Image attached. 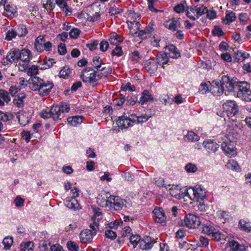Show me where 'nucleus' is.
Listing matches in <instances>:
<instances>
[{"instance_id":"nucleus-28","label":"nucleus","mask_w":251,"mask_h":251,"mask_svg":"<svg viewBox=\"0 0 251 251\" xmlns=\"http://www.w3.org/2000/svg\"><path fill=\"white\" fill-rule=\"evenodd\" d=\"M203 144L204 148L208 152H215L219 147L218 144L212 141L204 142Z\"/></svg>"},{"instance_id":"nucleus-2","label":"nucleus","mask_w":251,"mask_h":251,"mask_svg":"<svg viewBox=\"0 0 251 251\" xmlns=\"http://www.w3.org/2000/svg\"><path fill=\"white\" fill-rule=\"evenodd\" d=\"M19 56V60H21L22 63H19L17 66L20 71H24L27 68L28 63L32 58V55L29 50L24 49L20 50Z\"/></svg>"},{"instance_id":"nucleus-44","label":"nucleus","mask_w":251,"mask_h":251,"mask_svg":"<svg viewBox=\"0 0 251 251\" xmlns=\"http://www.w3.org/2000/svg\"><path fill=\"white\" fill-rule=\"evenodd\" d=\"M121 37H119L117 33L114 32L111 34L109 40L110 44L117 45L121 42Z\"/></svg>"},{"instance_id":"nucleus-22","label":"nucleus","mask_w":251,"mask_h":251,"mask_svg":"<svg viewBox=\"0 0 251 251\" xmlns=\"http://www.w3.org/2000/svg\"><path fill=\"white\" fill-rule=\"evenodd\" d=\"M50 112L51 113V118L54 121L61 119V117H63L61 108L58 105H53L50 108Z\"/></svg>"},{"instance_id":"nucleus-13","label":"nucleus","mask_w":251,"mask_h":251,"mask_svg":"<svg viewBox=\"0 0 251 251\" xmlns=\"http://www.w3.org/2000/svg\"><path fill=\"white\" fill-rule=\"evenodd\" d=\"M42 83L43 84H41L38 91L39 94L42 96H45L50 92L54 85L52 82L44 80Z\"/></svg>"},{"instance_id":"nucleus-33","label":"nucleus","mask_w":251,"mask_h":251,"mask_svg":"<svg viewBox=\"0 0 251 251\" xmlns=\"http://www.w3.org/2000/svg\"><path fill=\"white\" fill-rule=\"evenodd\" d=\"M239 228L241 230L249 233L251 231V226L250 223L244 220H240L238 224Z\"/></svg>"},{"instance_id":"nucleus-7","label":"nucleus","mask_w":251,"mask_h":251,"mask_svg":"<svg viewBox=\"0 0 251 251\" xmlns=\"http://www.w3.org/2000/svg\"><path fill=\"white\" fill-rule=\"evenodd\" d=\"M124 205L122 199L119 197L111 195L105 201V205L113 208L115 210H121Z\"/></svg>"},{"instance_id":"nucleus-51","label":"nucleus","mask_w":251,"mask_h":251,"mask_svg":"<svg viewBox=\"0 0 251 251\" xmlns=\"http://www.w3.org/2000/svg\"><path fill=\"white\" fill-rule=\"evenodd\" d=\"M210 237L214 240L219 241L222 238H224V235L222 234L218 230H216L213 233Z\"/></svg>"},{"instance_id":"nucleus-27","label":"nucleus","mask_w":251,"mask_h":251,"mask_svg":"<svg viewBox=\"0 0 251 251\" xmlns=\"http://www.w3.org/2000/svg\"><path fill=\"white\" fill-rule=\"evenodd\" d=\"M187 8L188 9H189L192 13H197V19L199 18L200 16L204 14L206 12H207V7L203 6V5L200 7H198L197 6L194 7H187Z\"/></svg>"},{"instance_id":"nucleus-55","label":"nucleus","mask_w":251,"mask_h":251,"mask_svg":"<svg viewBox=\"0 0 251 251\" xmlns=\"http://www.w3.org/2000/svg\"><path fill=\"white\" fill-rule=\"evenodd\" d=\"M50 108H48L42 110L40 113V116L44 119L51 118V113L50 112Z\"/></svg>"},{"instance_id":"nucleus-59","label":"nucleus","mask_w":251,"mask_h":251,"mask_svg":"<svg viewBox=\"0 0 251 251\" xmlns=\"http://www.w3.org/2000/svg\"><path fill=\"white\" fill-rule=\"evenodd\" d=\"M127 90H129L130 91H135V87H134V85H132L130 83H127L126 85H122L121 86V90L123 91V92H125V91Z\"/></svg>"},{"instance_id":"nucleus-18","label":"nucleus","mask_w":251,"mask_h":251,"mask_svg":"<svg viewBox=\"0 0 251 251\" xmlns=\"http://www.w3.org/2000/svg\"><path fill=\"white\" fill-rule=\"evenodd\" d=\"M166 53L173 58H177L180 56V53L177 48L174 45H169L166 47Z\"/></svg>"},{"instance_id":"nucleus-62","label":"nucleus","mask_w":251,"mask_h":251,"mask_svg":"<svg viewBox=\"0 0 251 251\" xmlns=\"http://www.w3.org/2000/svg\"><path fill=\"white\" fill-rule=\"evenodd\" d=\"M105 235L107 238H109L111 240L114 239L117 236L116 232L110 229L107 230L105 231Z\"/></svg>"},{"instance_id":"nucleus-25","label":"nucleus","mask_w":251,"mask_h":251,"mask_svg":"<svg viewBox=\"0 0 251 251\" xmlns=\"http://www.w3.org/2000/svg\"><path fill=\"white\" fill-rule=\"evenodd\" d=\"M145 67L146 70L151 74L154 73L157 69L156 63L153 59H150L146 61Z\"/></svg>"},{"instance_id":"nucleus-24","label":"nucleus","mask_w":251,"mask_h":251,"mask_svg":"<svg viewBox=\"0 0 251 251\" xmlns=\"http://www.w3.org/2000/svg\"><path fill=\"white\" fill-rule=\"evenodd\" d=\"M18 118L20 124L22 126H25L28 124L30 121V117L28 113L24 111L19 112Z\"/></svg>"},{"instance_id":"nucleus-8","label":"nucleus","mask_w":251,"mask_h":251,"mask_svg":"<svg viewBox=\"0 0 251 251\" xmlns=\"http://www.w3.org/2000/svg\"><path fill=\"white\" fill-rule=\"evenodd\" d=\"M220 81L224 90H225V88H226L228 92L233 91L237 82L227 75L223 76Z\"/></svg>"},{"instance_id":"nucleus-36","label":"nucleus","mask_w":251,"mask_h":251,"mask_svg":"<svg viewBox=\"0 0 251 251\" xmlns=\"http://www.w3.org/2000/svg\"><path fill=\"white\" fill-rule=\"evenodd\" d=\"M237 96L242 100L248 101L251 100V91L247 90L243 92H237Z\"/></svg>"},{"instance_id":"nucleus-40","label":"nucleus","mask_w":251,"mask_h":251,"mask_svg":"<svg viewBox=\"0 0 251 251\" xmlns=\"http://www.w3.org/2000/svg\"><path fill=\"white\" fill-rule=\"evenodd\" d=\"M236 19L235 14L233 12H230L226 14V17L223 19V23L225 25H228L233 22Z\"/></svg>"},{"instance_id":"nucleus-45","label":"nucleus","mask_w":251,"mask_h":251,"mask_svg":"<svg viewBox=\"0 0 251 251\" xmlns=\"http://www.w3.org/2000/svg\"><path fill=\"white\" fill-rule=\"evenodd\" d=\"M133 116L132 120L134 121V123L137 122V123H143L147 122L149 119V117L147 115H142L139 117L133 115Z\"/></svg>"},{"instance_id":"nucleus-29","label":"nucleus","mask_w":251,"mask_h":251,"mask_svg":"<svg viewBox=\"0 0 251 251\" xmlns=\"http://www.w3.org/2000/svg\"><path fill=\"white\" fill-rule=\"evenodd\" d=\"M249 54L246 52H242L238 50L236 52H235L233 56V61L236 62H242L245 59L248 58Z\"/></svg>"},{"instance_id":"nucleus-39","label":"nucleus","mask_w":251,"mask_h":251,"mask_svg":"<svg viewBox=\"0 0 251 251\" xmlns=\"http://www.w3.org/2000/svg\"><path fill=\"white\" fill-rule=\"evenodd\" d=\"M17 35L19 37L25 36L27 34V29L25 25H20L15 30Z\"/></svg>"},{"instance_id":"nucleus-37","label":"nucleus","mask_w":251,"mask_h":251,"mask_svg":"<svg viewBox=\"0 0 251 251\" xmlns=\"http://www.w3.org/2000/svg\"><path fill=\"white\" fill-rule=\"evenodd\" d=\"M82 116H74L68 118L67 122L71 126H76L77 124H81L82 122Z\"/></svg>"},{"instance_id":"nucleus-38","label":"nucleus","mask_w":251,"mask_h":251,"mask_svg":"<svg viewBox=\"0 0 251 251\" xmlns=\"http://www.w3.org/2000/svg\"><path fill=\"white\" fill-rule=\"evenodd\" d=\"M170 194L173 197L176 199H179L181 197L180 189L177 186H173L170 189Z\"/></svg>"},{"instance_id":"nucleus-54","label":"nucleus","mask_w":251,"mask_h":251,"mask_svg":"<svg viewBox=\"0 0 251 251\" xmlns=\"http://www.w3.org/2000/svg\"><path fill=\"white\" fill-rule=\"evenodd\" d=\"M122 97L115 99L113 101V104L115 106L121 107L125 101V95L123 94H121Z\"/></svg>"},{"instance_id":"nucleus-64","label":"nucleus","mask_w":251,"mask_h":251,"mask_svg":"<svg viewBox=\"0 0 251 251\" xmlns=\"http://www.w3.org/2000/svg\"><path fill=\"white\" fill-rule=\"evenodd\" d=\"M22 137L25 140L26 143L29 142L31 139V134L29 131L24 130L21 133Z\"/></svg>"},{"instance_id":"nucleus-14","label":"nucleus","mask_w":251,"mask_h":251,"mask_svg":"<svg viewBox=\"0 0 251 251\" xmlns=\"http://www.w3.org/2000/svg\"><path fill=\"white\" fill-rule=\"evenodd\" d=\"M224 88L221 81L213 80L210 87V91L214 96H220L224 93Z\"/></svg>"},{"instance_id":"nucleus-31","label":"nucleus","mask_w":251,"mask_h":251,"mask_svg":"<svg viewBox=\"0 0 251 251\" xmlns=\"http://www.w3.org/2000/svg\"><path fill=\"white\" fill-rule=\"evenodd\" d=\"M56 4L62 9V11L66 12V15H70L72 13L71 8L67 5L65 0H56Z\"/></svg>"},{"instance_id":"nucleus-12","label":"nucleus","mask_w":251,"mask_h":251,"mask_svg":"<svg viewBox=\"0 0 251 251\" xmlns=\"http://www.w3.org/2000/svg\"><path fill=\"white\" fill-rule=\"evenodd\" d=\"M156 242V241L155 239L151 237L147 236L140 241L139 247L143 250H149L152 247L153 244Z\"/></svg>"},{"instance_id":"nucleus-23","label":"nucleus","mask_w":251,"mask_h":251,"mask_svg":"<svg viewBox=\"0 0 251 251\" xmlns=\"http://www.w3.org/2000/svg\"><path fill=\"white\" fill-rule=\"evenodd\" d=\"M91 64L94 68L98 71H102L105 69V64L102 62V59L100 57H94Z\"/></svg>"},{"instance_id":"nucleus-17","label":"nucleus","mask_w":251,"mask_h":251,"mask_svg":"<svg viewBox=\"0 0 251 251\" xmlns=\"http://www.w3.org/2000/svg\"><path fill=\"white\" fill-rule=\"evenodd\" d=\"M94 11L92 7H88L85 11L82 12L84 17L90 21L94 22L100 18V15H97L96 17H94Z\"/></svg>"},{"instance_id":"nucleus-21","label":"nucleus","mask_w":251,"mask_h":251,"mask_svg":"<svg viewBox=\"0 0 251 251\" xmlns=\"http://www.w3.org/2000/svg\"><path fill=\"white\" fill-rule=\"evenodd\" d=\"M180 22L177 18H174L171 20L166 21L164 25L166 28L173 31L176 30L177 27H179Z\"/></svg>"},{"instance_id":"nucleus-19","label":"nucleus","mask_w":251,"mask_h":251,"mask_svg":"<svg viewBox=\"0 0 251 251\" xmlns=\"http://www.w3.org/2000/svg\"><path fill=\"white\" fill-rule=\"evenodd\" d=\"M11 98L8 92L3 89H0V106H4L11 101Z\"/></svg>"},{"instance_id":"nucleus-43","label":"nucleus","mask_w":251,"mask_h":251,"mask_svg":"<svg viewBox=\"0 0 251 251\" xmlns=\"http://www.w3.org/2000/svg\"><path fill=\"white\" fill-rule=\"evenodd\" d=\"M216 229L211 225H204L202 228V232L207 234L210 237Z\"/></svg>"},{"instance_id":"nucleus-61","label":"nucleus","mask_w":251,"mask_h":251,"mask_svg":"<svg viewBox=\"0 0 251 251\" xmlns=\"http://www.w3.org/2000/svg\"><path fill=\"white\" fill-rule=\"evenodd\" d=\"M214 35L221 37L224 35V32L219 26H215L212 31Z\"/></svg>"},{"instance_id":"nucleus-3","label":"nucleus","mask_w":251,"mask_h":251,"mask_svg":"<svg viewBox=\"0 0 251 251\" xmlns=\"http://www.w3.org/2000/svg\"><path fill=\"white\" fill-rule=\"evenodd\" d=\"M206 190L201 186L189 188L186 191V195L193 201L203 200L206 197Z\"/></svg>"},{"instance_id":"nucleus-4","label":"nucleus","mask_w":251,"mask_h":251,"mask_svg":"<svg viewBox=\"0 0 251 251\" xmlns=\"http://www.w3.org/2000/svg\"><path fill=\"white\" fill-rule=\"evenodd\" d=\"M52 46L51 43L50 41H47L45 36L43 35L37 37L34 42V48L39 52H42L44 50L47 51H50Z\"/></svg>"},{"instance_id":"nucleus-52","label":"nucleus","mask_w":251,"mask_h":251,"mask_svg":"<svg viewBox=\"0 0 251 251\" xmlns=\"http://www.w3.org/2000/svg\"><path fill=\"white\" fill-rule=\"evenodd\" d=\"M38 67L37 66L33 65L30 67L27 71V75L30 76H33L38 73Z\"/></svg>"},{"instance_id":"nucleus-26","label":"nucleus","mask_w":251,"mask_h":251,"mask_svg":"<svg viewBox=\"0 0 251 251\" xmlns=\"http://www.w3.org/2000/svg\"><path fill=\"white\" fill-rule=\"evenodd\" d=\"M20 50L16 48L12 49L7 53V58L10 60V62H17L19 60Z\"/></svg>"},{"instance_id":"nucleus-56","label":"nucleus","mask_w":251,"mask_h":251,"mask_svg":"<svg viewBox=\"0 0 251 251\" xmlns=\"http://www.w3.org/2000/svg\"><path fill=\"white\" fill-rule=\"evenodd\" d=\"M33 246V243L32 242H26L24 244V247L23 245H21V250L23 251H25V250L27 249L28 251H32Z\"/></svg>"},{"instance_id":"nucleus-16","label":"nucleus","mask_w":251,"mask_h":251,"mask_svg":"<svg viewBox=\"0 0 251 251\" xmlns=\"http://www.w3.org/2000/svg\"><path fill=\"white\" fill-rule=\"evenodd\" d=\"M222 150L227 154L232 155L236 153L235 147L231 142H224L221 145Z\"/></svg>"},{"instance_id":"nucleus-32","label":"nucleus","mask_w":251,"mask_h":251,"mask_svg":"<svg viewBox=\"0 0 251 251\" xmlns=\"http://www.w3.org/2000/svg\"><path fill=\"white\" fill-rule=\"evenodd\" d=\"M156 60L157 63L163 66L168 62L169 58L166 53H159L157 55Z\"/></svg>"},{"instance_id":"nucleus-57","label":"nucleus","mask_w":251,"mask_h":251,"mask_svg":"<svg viewBox=\"0 0 251 251\" xmlns=\"http://www.w3.org/2000/svg\"><path fill=\"white\" fill-rule=\"evenodd\" d=\"M16 36L17 35L15 30L12 29L7 32L5 39L7 41H11L13 38H15Z\"/></svg>"},{"instance_id":"nucleus-34","label":"nucleus","mask_w":251,"mask_h":251,"mask_svg":"<svg viewBox=\"0 0 251 251\" xmlns=\"http://www.w3.org/2000/svg\"><path fill=\"white\" fill-rule=\"evenodd\" d=\"M236 86L238 89L237 92H243L250 90V85L246 81H238L236 82Z\"/></svg>"},{"instance_id":"nucleus-42","label":"nucleus","mask_w":251,"mask_h":251,"mask_svg":"<svg viewBox=\"0 0 251 251\" xmlns=\"http://www.w3.org/2000/svg\"><path fill=\"white\" fill-rule=\"evenodd\" d=\"M151 99V96L149 92L147 90H145L143 91L142 95L140 98L139 103H141V104H144Z\"/></svg>"},{"instance_id":"nucleus-46","label":"nucleus","mask_w":251,"mask_h":251,"mask_svg":"<svg viewBox=\"0 0 251 251\" xmlns=\"http://www.w3.org/2000/svg\"><path fill=\"white\" fill-rule=\"evenodd\" d=\"M93 211L94 213L92 218L95 221H98L101 219V212L100 211V209L99 208L94 207V206H92Z\"/></svg>"},{"instance_id":"nucleus-10","label":"nucleus","mask_w":251,"mask_h":251,"mask_svg":"<svg viewBox=\"0 0 251 251\" xmlns=\"http://www.w3.org/2000/svg\"><path fill=\"white\" fill-rule=\"evenodd\" d=\"M95 235H96L95 230L91 231V230L85 229L82 231L79 234L80 242L82 243H89L92 242Z\"/></svg>"},{"instance_id":"nucleus-5","label":"nucleus","mask_w":251,"mask_h":251,"mask_svg":"<svg viewBox=\"0 0 251 251\" xmlns=\"http://www.w3.org/2000/svg\"><path fill=\"white\" fill-rule=\"evenodd\" d=\"M201 224L199 217L189 213L185 217L184 221L181 224V226H186L189 228H195L198 227Z\"/></svg>"},{"instance_id":"nucleus-41","label":"nucleus","mask_w":251,"mask_h":251,"mask_svg":"<svg viewBox=\"0 0 251 251\" xmlns=\"http://www.w3.org/2000/svg\"><path fill=\"white\" fill-rule=\"evenodd\" d=\"M226 166L227 169L233 171H239L240 170V166L237 162L233 159L229 160L226 164Z\"/></svg>"},{"instance_id":"nucleus-49","label":"nucleus","mask_w":251,"mask_h":251,"mask_svg":"<svg viewBox=\"0 0 251 251\" xmlns=\"http://www.w3.org/2000/svg\"><path fill=\"white\" fill-rule=\"evenodd\" d=\"M2 243L4 245V249L8 250L12 245L13 238L11 237H6L3 239Z\"/></svg>"},{"instance_id":"nucleus-48","label":"nucleus","mask_w":251,"mask_h":251,"mask_svg":"<svg viewBox=\"0 0 251 251\" xmlns=\"http://www.w3.org/2000/svg\"><path fill=\"white\" fill-rule=\"evenodd\" d=\"M129 240L130 243L133 245V247L135 248L138 243L139 244V242L141 240L140 239V237L138 235H132L129 238Z\"/></svg>"},{"instance_id":"nucleus-47","label":"nucleus","mask_w":251,"mask_h":251,"mask_svg":"<svg viewBox=\"0 0 251 251\" xmlns=\"http://www.w3.org/2000/svg\"><path fill=\"white\" fill-rule=\"evenodd\" d=\"M13 116L11 113H4L0 111V120L3 122L10 121L12 119Z\"/></svg>"},{"instance_id":"nucleus-30","label":"nucleus","mask_w":251,"mask_h":251,"mask_svg":"<svg viewBox=\"0 0 251 251\" xmlns=\"http://www.w3.org/2000/svg\"><path fill=\"white\" fill-rule=\"evenodd\" d=\"M72 70L68 66H64L59 72V76L63 78H69L72 76Z\"/></svg>"},{"instance_id":"nucleus-53","label":"nucleus","mask_w":251,"mask_h":251,"mask_svg":"<svg viewBox=\"0 0 251 251\" xmlns=\"http://www.w3.org/2000/svg\"><path fill=\"white\" fill-rule=\"evenodd\" d=\"M66 205L70 209H77L78 207V203L75 198H73L71 201H68Z\"/></svg>"},{"instance_id":"nucleus-9","label":"nucleus","mask_w":251,"mask_h":251,"mask_svg":"<svg viewBox=\"0 0 251 251\" xmlns=\"http://www.w3.org/2000/svg\"><path fill=\"white\" fill-rule=\"evenodd\" d=\"M132 118H133V115H131L129 117L123 115L119 117V119L116 122L117 125L121 129L126 128L132 126L131 123H134Z\"/></svg>"},{"instance_id":"nucleus-60","label":"nucleus","mask_w":251,"mask_h":251,"mask_svg":"<svg viewBox=\"0 0 251 251\" xmlns=\"http://www.w3.org/2000/svg\"><path fill=\"white\" fill-rule=\"evenodd\" d=\"M80 32V30L78 29L74 28L69 32L70 37L71 38L76 39L79 35Z\"/></svg>"},{"instance_id":"nucleus-50","label":"nucleus","mask_w":251,"mask_h":251,"mask_svg":"<svg viewBox=\"0 0 251 251\" xmlns=\"http://www.w3.org/2000/svg\"><path fill=\"white\" fill-rule=\"evenodd\" d=\"M185 170L187 173H195L198 170L196 165L192 163H189L185 167Z\"/></svg>"},{"instance_id":"nucleus-20","label":"nucleus","mask_w":251,"mask_h":251,"mask_svg":"<svg viewBox=\"0 0 251 251\" xmlns=\"http://www.w3.org/2000/svg\"><path fill=\"white\" fill-rule=\"evenodd\" d=\"M153 213L155 215V220L157 223H163L165 222L166 217L162 209L156 208L153 210Z\"/></svg>"},{"instance_id":"nucleus-58","label":"nucleus","mask_w":251,"mask_h":251,"mask_svg":"<svg viewBox=\"0 0 251 251\" xmlns=\"http://www.w3.org/2000/svg\"><path fill=\"white\" fill-rule=\"evenodd\" d=\"M21 89L20 86H11L9 89V94L14 96Z\"/></svg>"},{"instance_id":"nucleus-63","label":"nucleus","mask_w":251,"mask_h":251,"mask_svg":"<svg viewBox=\"0 0 251 251\" xmlns=\"http://www.w3.org/2000/svg\"><path fill=\"white\" fill-rule=\"evenodd\" d=\"M67 247L70 251H77L78 250V246L72 241H69L68 242Z\"/></svg>"},{"instance_id":"nucleus-15","label":"nucleus","mask_w":251,"mask_h":251,"mask_svg":"<svg viewBox=\"0 0 251 251\" xmlns=\"http://www.w3.org/2000/svg\"><path fill=\"white\" fill-rule=\"evenodd\" d=\"M226 248L229 249V251H245L246 250L243 245L234 240L228 241L226 244Z\"/></svg>"},{"instance_id":"nucleus-1","label":"nucleus","mask_w":251,"mask_h":251,"mask_svg":"<svg viewBox=\"0 0 251 251\" xmlns=\"http://www.w3.org/2000/svg\"><path fill=\"white\" fill-rule=\"evenodd\" d=\"M103 73H99L92 67H86L81 72L80 76L84 82L93 84L100 79Z\"/></svg>"},{"instance_id":"nucleus-11","label":"nucleus","mask_w":251,"mask_h":251,"mask_svg":"<svg viewBox=\"0 0 251 251\" xmlns=\"http://www.w3.org/2000/svg\"><path fill=\"white\" fill-rule=\"evenodd\" d=\"M43 80L38 76L30 77L27 81L28 87L31 90L39 91Z\"/></svg>"},{"instance_id":"nucleus-6","label":"nucleus","mask_w":251,"mask_h":251,"mask_svg":"<svg viewBox=\"0 0 251 251\" xmlns=\"http://www.w3.org/2000/svg\"><path fill=\"white\" fill-rule=\"evenodd\" d=\"M223 107L228 117H233L236 115L239 111V106L234 100H227L223 104Z\"/></svg>"},{"instance_id":"nucleus-35","label":"nucleus","mask_w":251,"mask_h":251,"mask_svg":"<svg viewBox=\"0 0 251 251\" xmlns=\"http://www.w3.org/2000/svg\"><path fill=\"white\" fill-rule=\"evenodd\" d=\"M199 139L200 136L192 131H188L184 137L185 141L188 142H195L199 141Z\"/></svg>"}]
</instances>
